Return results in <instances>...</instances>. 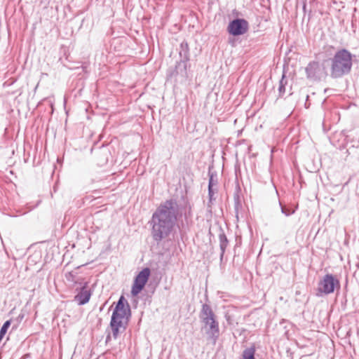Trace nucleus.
Listing matches in <instances>:
<instances>
[{
  "instance_id": "nucleus-7",
  "label": "nucleus",
  "mask_w": 359,
  "mask_h": 359,
  "mask_svg": "<svg viewBox=\"0 0 359 359\" xmlns=\"http://www.w3.org/2000/svg\"><path fill=\"white\" fill-rule=\"evenodd\" d=\"M150 273L151 271L149 268L146 267L140 271L135 276L131 289L133 296H137L143 290L149 280Z\"/></svg>"
},
{
  "instance_id": "nucleus-2",
  "label": "nucleus",
  "mask_w": 359,
  "mask_h": 359,
  "mask_svg": "<svg viewBox=\"0 0 359 359\" xmlns=\"http://www.w3.org/2000/svg\"><path fill=\"white\" fill-rule=\"evenodd\" d=\"M130 316V305L126 298L121 295L116 302L110 321V327L114 339L126 330Z\"/></svg>"
},
{
  "instance_id": "nucleus-12",
  "label": "nucleus",
  "mask_w": 359,
  "mask_h": 359,
  "mask_svg": "<svg viewBox=\"0 0 359 359\" xmlns=\"http://www.w3.org/2000/svg\"><path fill=\"white\" fill-rule=\"evenodd\" d=\"M287 84V79L285 74H283L281 79L279 81L278 93L280 97H283L285 93V86Z\"/></svg>"
},
{
  "instance_id": "nucleus-20",
  "label": "nucleus",
  "mask_w": 359,
  "mask_h": 359,
  "mask_svg": "<svg viewBox=\"0 0 359 359\" xmlns=\"http://www.w3.org/2000/svg\"><path fill=\"white\" fill-rule=\"evenodd\" d=\"M109 338H110V336H109V335H107V341H108Z\"/></svg>"
},
{
  "instance_id": "nucleus-17",
  "label": "nucleus",
  "mask_w": 359,
  "mask_h": 359,
  "mask_svg": "<svg viewBox=\"0 0 359 359\" xmlns=\"http://www.w3.org/2000/svg\"><path fill=\"white\" fill-rule=\"evenodd\" d=\"M279 205L280 206L281 212L283 214H284L285 216H287V217L290 216V215H292L294 212V210H290L287 209L285 207H283L280 201H279Z\"/></svg>"
},
{
  "instance_id": "nucleus-11",
  "label": "nucleus",
  "mask_w": 359,
  "mask_h": 359,
  "mask_svg": "<svg viewBox=\"0 0 359 359\" xmlns=\"http://www.w3.org/2000/svg\"><path fill=\"white\" fill-rule=\"evenodd\" d=\"M219 248L221 250L220 260L222 261L223 259L226 248L228 245L229 241L227 240L226 235L224 233H221L219 235Z\"/></svg>"
},
{
  "instance_id": "nucleus-13",
  "label": "nucleus",
  "mask_w": 359,
  "mask_h": 359,
  "mask_svg": "<svg viewBox=\"0 0 359 359\" xmlns=\"http://www.w3.org/2000/svg\"><path fill=\"white\" fill-rule=\"evenodd\" d=\"M255 348L254 346L245 349L243 352V359H255Z\"/></svg>"
},
{
  "instance_id": "nucleus-9",
  "label": "nucleus",
  "mask_w": 359,
  "mask_h": 359,
  "mask_svg": "<svg viewBox=\"0 0 359 359\" xmlns=\"http://www.w3.org/2000/svg\"><path fill=\"white\" fill-rule=\"evenodd\" d=\"M90 296L91 292L88 290V283L85 282L81 285L80 291L74 297V299L78 302L79 305H83L89 302Z\"/></svg>"
},
{
  "instance_id": "nucleus-5",
  "label": "nucleus",
  "mask_w": 359,
  "mask_h": 359,
  "mask_svg": "<svg viewBox=\"0 0 359 359\" xmlns=\"http://www.w3.org/2000/svg\"><path fill=\"white\" fill-rule=\"evenodd\" d=\"M341 288L339 279L332 273L325 274L318 282L316 296L323 297L339 291Z\"/></svg>"
},
{
  "instance_id": "nucleus-16",
  "label": "nucleus",
  "mask_w": 359,
  "mask_h": 359,
  "mask_svg": "<svg viewBox=\"0 0 359 359\" xmlns=\"http://www.w3.org/2000/svg\"><path fill=\"white\" fill-rule=\"evenodd\" d=\"M215 192L216 191L214 190L213 188L208 187V196H209L208 207L210 206V203H212V201L215 200V198L213 197Z\"/></svg>"
},
{
  "instance_id": "nucleus-1",
  "label": "nucleus",
  "mask_w": 359,
  "mask_h": 359,
  "mask_svg": "<svg viewBox=\"0 0 359 359\" xmlns=\"http://www.w3.org/2000/svg\"><path fill=\"white\" fill-rule=\"evenodd\" d=\"M179 215V205L176 200L170 199L161 204L153 213L149 224L151 236L159 244L172 232Z\"/></svg>"
},
{
  "instance_id": "nucleus-14",
  "label": "nucleus",
  "mask_w": 359,
  "mask_h": 359,
  "mask_svg": "<svg viewBox=\"0 0 359 359\" xmlns=\"http://www.w3.org/2000/svg\"><path fill=\"white\" fill-rule=\"evenodd\" d=\"M11 325V320H6L2 325L0 330V341L4 338L5 334H6L8 329Z\"/></svg>"
},
{
  "instance_id": "nucleus-4",
  "label": "nucleus",
  "mask_w": 359,
  "mask_h": 359,
  "mask_svg": "<svg viewBox=\"0 0 359 359\" xmlns=\"http://www.w3.org/2000/svg\"><path fill=\"white\" fill-rule=\"evenodd\" d=\"M199 318L203 323L202 329L207 334V339L215 345L219 337V323L210 305L203 304L200 311Z\"/></svg>"
},
{
  "instance_id": "nucleus-10",
  "label": "nucleus",
  "mask_w": 359,
  "mask_h": 359,
  "mask_svg": "<svg viewBox=\"0 0 359 359\" xmlns=\"http://www.w3.org/2000/svg\"><path fill=\"white\" fill-rule=\"evenodd\" d=\"M180 62L178 64V67L183 65L184 70L186 72L187 69V62L189 60V50L188 43L185 41H183L180 44Z\"/></svg>"
},
{
  "instance_id": "nucleus-19",
  "label": "nucleus",
  "mask_w": 359,
  "mask_h": 359,
  "mask_svg": "<svg viewBox=\"0 0 359 359\" xmlns=\"http://www.w3.org/2000/svg\"><path fill=\"white\" fill-rule=\"evenodd\" d=\"M306 4L304 3V6H303V10H304V12H306Z\"/></svg>"
},
{
  "instance_id": "nucleus-3",
  "label": "nucleus",
  "mask_w": 359,
  "mask_h": 359,
  "mask_svg": "<svg viewBox=\"0 0 359 359\" xmlns=\"http://www.w3.org/2000/svg\"><path fill=\"white\" fill-rule=\"evenodd\" d=\"M330 76L332 79L341 78L348 74L353 66V55L345 48L338 50L330 59Z\"/></svg>"
},
{
  "instance_id": "nucleus-18",
  "label": "nucleus",
  "mask_w": 359,
  "mask_h": 359,
  "mask_svg": "<svg viewBox=\"0 0 359 359\" xmlns=\"http://www.w3.org/2000/svg\"><path fill=\"white\" fill-rule=\"evenodd\" d=\"M66 278L68 281L74 282L75 283H78V280H76V276L72 272H69L66 275Z\"/></svg>"
},
{
  "instance_id": "nucleus-6",
  "label": "nucleus",
  "mask_w": 359,
  "mask_h": 359,
  "mask_svg": "<svg viewBox=\"0 0 359 359\" xmlns=\"http://www.w3.org/2000/svg\"><path fill=\"white\" fill-rule=\"evenodd\" d=\"M306 76L313 81H319L327 76V72L323 65L313 61L308 64L305 69Z\"/></svg>"
},
{
  "instance_id": "nucleus-15",
  "label": "nucleus",
  "mask_w": 359,
  "mask_h": 359,
  "mask_svg": "<svg viewBox=\"0 0 359 359\" xmlns=\"http://www.w3.org/2000/svg\"><path fill=\"white\" fill-rule=\"evenodd\" d=\"M209 175H210V177H209L208 187L213 188L214 186L217 185V180L216 178L215 179V176L212 173H210ZM215 177H216V175H215Z\"/></svg>"
},
{
  "instance_id": "nucleus-8",
  "label": "nucleus",
  "mask_w": 359,
  "mask_h": 359,
  "mask_svg": "<svg viewBox=\"0 0 359 359\" xmlns=\"http://www.w3.org/2000/svg\"><path fill=\"white\" fill-rule=\"evenodd\" d=\"M249 29L248 22L243 18H236L230 21L227 27L228 32L234 36L245 34Z\"/></svg>"
}]
</instances>
